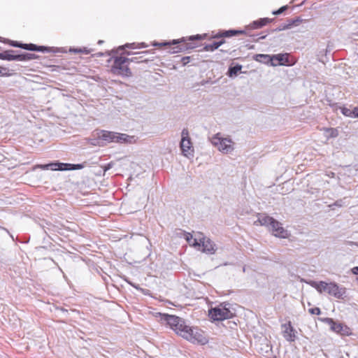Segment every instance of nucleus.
Here are the masks:
<instances>
[{"mask_svg": "<svg viewBox=\"0 0 358 358\" xmlns=\"http://www.w3.org/2000/svg\"><path fill=\"white\" fill-rule=\"evenodd\" d=\"M224 41H220L219 42H213L210 44L206 45L204 50L206 51H214L217 50L221 45L224 43Z\"/></svg>", "mask_w": 358, "mask_h": 358, "instance_id": "nucleus-21", "label": "nucleus"}, {"mask_svg": "<svg viewBox=\"0 0 358 358\" xmlns=\"http://www.w3.org/2000/svg\"><path fill=\"white\" fill-rule=\"evenodd\" d=\"M200 234H201L199 233L194 238L190 234H187L186 236V240L188 242V243L190 245H192L194 248H196L199 250H200V248H201V243L199 242Z\"/></svg>", "mask_w": 358, "mask_h": 358, "instance_id": "nucleus-13", "label": "nucleus"}, {"mask_svg": "<svg viewBox=\"0 0 358 358\" xmlns=\"http://www.w3.org/2000/svg\"><path fill=\"white\" fill-rule=\"evenodd\" d=\"M10 44L13 47H17V48H23V45H24L23 43H20L17 41H11Z\"/></svg>", "mask_w": 358, "mask_h": 358, "instance_id": "nucleus-36", "label": "nucleus"}, {"mask_svg": "<svg viewBox=\"0 0 358 358\" xmlns=\"http://www.w3.org/2000/svg\"><path fill=\"white\" fill-rule=\"evenodd\" d=\"M324 132V136L327 138V139H329L330 138H336L338 135V131L335 128H322L321 129Z\"/></svg>", "mask_w": 358, "mask_h": 358, "instance_id": "nucleus-19", "label": "nucleus"}, {"mask_svg": "<svg viewBox=\"0 0 358 358\" xmlns=\"http://www.w3.org/2000/svg\"><path fill=\"white\" fill-rule=\"evenodd\" d=\"M254 59L257 62L264 64H269L273 62V56L264 54H258L254 56Z\"/></svg>", "mask_w": 358, "mask_h": 358, "instance_id": "nucleus-17", "label": "nucleus"}, {"mask_svg": "<svg viewBox=\"0 0 358 358\" xmlns=\"http://www.w3.org/2000/svg\"><path fill=\"white\" fill-rule=\"evenodd\" d=\"M201 248L202 252L208 254H214L216 251L215 244L211 241L208 238L203 236V234H200Z\"/></svg>", "mask_w": 358, "mask_h": 358, "instance_id": "nucleus-10", "label": "nucleus"}, {"mask_svg": "<svg viewBox=\"0 0 358 358\" xmlns=\"http://www.w3.org/2000/svg\"><path fill=\"white\" fill-rule=\"evenodd\" d=\"M103 43V41H102V40H99L98 41V44H99V45L102 44Z\"/></svg>", "mask_w": 358, "mask_h": 358, "instance_id": "nucleus-44", "label": "nucleus"}, {"mask_svg": "<svg viewBox=\"0 0 358 358\" xmlns=\"http://www.w3.org/2000/svg\"><path fill=\"white\" fill-rule=\"evenodd\" d=\"M333 206H338V207H341V205L338 204V203H334L333 204L331 205H329V207L330 208H332Z\"/></svg>", "mask_w": 358, "mask_h": 358, "instance_id": "nucleus-40", "label": "nucleus"}, {"mask_svg": "<svg viewBox=\"0 0 358 358\" xmlns=\"http://www.w3.org/2000/svg\"><path fill=\"white\" fill-rule=\"evenodd\" d=\"M330 322L331 323V329L336 331V332H340L343 329V327L341 324L334 322L331 319H329Z\"/></svg>", "mask_w": 358, "mask_h": 358, "instance_id": "nucleus-27", "label": "nucleus"}, {"mask_svg": "<svg viewBox=\"0 0 358 358\" xmlns=\"http://www.w3.org/2000/svg\"><path fill=\"white\" fill-rule=\"evenodd\" d=\"M275 60L277 63H271V66H277L278 64L284 65L288 60L287 55L278 54L273 55V61Z\"/></svg>", "mask_w": 358, "mask_h": 358, "instance_id": "nucleus-18", "label": "nucleus"}, {"mask_svg": "<svg viewBox=\"0 0 358 358\" xmlns=\"http://www.w3.org/2000/svg\"><path fill=\"white\" fill-rule=\"evenodd\" d=\"M5 74L2 73V71L1 69H0V76H4Z\"/></svg>", "mask_w": 358, "mask_h": 358, "instance_id": "nucleus-45", "label": "nucleus"}, {"mask_svg": "<svg viewBox=\"0 0 358 358\" xmlns=\"http://www.w3.org/2000/svg\"><path fill=\"white\" fill-rule=\"evenodd\" d=\"M40 168L42 169H51L53 171H64V170H76V169H81L83 168L82 164H65V163H50L48 164H41L37 165L34 167Z\"/></svg>", "mask_w": 358, "mask_h": 358, "instance_id": "nucleus-7", "label": "nucleus"}, {"mask_svg": "<svg viewBox=\"0 0 358 358\" xmlns=\"http://www.w3.org/2000/svg\"><path fill=\"white\" fill-rule=\"evenodd\" d=\"M155 317L162 324L169 327L178 335L193 343L204 345L208 343V339L201 330L187 325L185 320L180 317L161 313H156Z\"/></svg>", "mask_w": 358, "mask_h": 358, "instance_id": "nucleus-1", "label": "nucleus"}, {"mask_svg": "<svg viewBox=\"0 0 358 358\" xmlns=\"http://www.w3.org/2000/svg\"><path fill=\"white\" fill-rule=\"evenodd\" d=\"M201 36L200 35H196V36H190L189 38V41H192L194 39H201Z\"/></svg>", "mask_w": 358, "mask_h": 358, "instance_id": "nucleus-37", "label": "nucleus"}, {"mask_svg": "<svg viewBox=\"0 0 358 358\" xmlns=\"http://www.w3.org/2000/svg\"><path fill=\"white\" fill-rule=\"evenodd\" d=\"M243 31L228 30V31H225L221 34H218L215 35L214 37L215 38H219V37H222V36L231 37V36H235V35H237L239 34H243Z\"/></svg>", "mask_w": 358, "mask_h": 358, "instance_id": "nucleus-20", "label": "nucleus"}, {"mask_svg": "<svg viewBox=\"0 0 358 358\" xmlns=\"http://www.w3.org/2000/svg\"><path fill=\"white\" fill-rule=\"evenodd\" d=\"M23 49L31 50V51H36L37 45L35 44H32V43L24 44Z\"/></svg>", "mask_w": 358, "mask_h": 358, "instance_id": "nucleus-30", "label": "nucleus"}, {"mask_svg": "<svg viewBox=\"0 0 358 358\" xmlns=\"http://www.w3.org/2000/svg\"><path fill=\"white\" fill-rule=\"evenodd\" d=\"M352 271L354 274L358 275V266L354 267Z\"/></svg>", "mask_w": 358, "mask_h": 358, "instance_id": "nucleus-38", "label": "nucleus"}, {"mask_svg": "<svg viewBox=\"0 0 358 358\" xmlns=\"http://www.w3.org/2000/svg\"><path fill=\"white\" fill-rule=\"evenodd\" d=\"M36 51H38V52H51L52 51V48H48V47H45V46H38L37 45V49H36Z\"/></svg>", "mask_w": 358, "mask_h": 358, "instance_id": "nucleus-31", "label": "nucleus"}, {"mask_svg": "<svg viewBox=\"0 0 358 358\" xmlns=\"http://www.w3.org/2000/svg\"><path fill=\"white\" fill-rule=\"evenodd\" d=\"M212 144L222 153L228 154L234 149V143L229 138L223 137L220 134H216L211 138Z\"/></svg>", "mask_w": 358, "mask_h": 358, "instance_id": "nucleus-3", "label": "nucleus"}, {"mask_svg": "<svg viewBox=\"0 0 358 358\" xmlns=\"http://www.w3.org/2000/svg\"><path fill=\"white\" fill-rule=\"evenodd\" d=\"M133 59L126 57H117L114 60L113 66L111 71L114 74L129 77L131 75V72L128 67L127 63Z\"/></svg>", "mask_w": 358, "mask_h": 358, "instance_id": "nucleus-4", "label": "nucleus"}, {"mask_svg": "<svg viewBox=\"0 0 358 358\" xmlns=\"http://www.w3.org/2000/svg\"><path fill=\"white\" fill-rule=\"evenodd\" d=\"M185 38H182L180 39H178V40H173L171 42H166V43H153V45L154 46H157V45H176V44H178V43H180L181 42H184L185 41Z\"/></svg>", "mask_w": 358, "mask_h": 358, "instance_id": "nucleus-25", "label": "nucleus"}, {"mask_svg": "<svg viewBox=\"0 0 358 358\" xmlns=\"http://www.w3.org/2000/svg\"><path fill=\"white\" fill-rule=\"evenodd\" d=\"M355 112H356L355 116H356V117L358 118V107H355Z\"/></svg>", "mask_w": 358, "mask_h": 358, "instance_id": "nucleus-43", "label": "nucleus"}, {"mask_svg": "<svg viewBox=\"0 0 358 358\" xmlns=\"http://www.w3.org/2000/svg\"><path fill=\"white\" fill-rule=\"evenodd\" d=\"M69 52H75V53H84V54H89L90 53V50H87V48H70Z\"/></svg>", "mask_w": 358, "mask_h": 358, "instance_id": "nucleus-28", "label": "nucleus"}, {"mask_svg": "<svg viewBox=\"0 0 358 358\" xmlns=\"http://www.w3.org/2000/svg\"><path fill=\"white\" fill-rule=\"evenodd\" d=\"M283 185H286V186H288L289 185V183L287 182L284 183Z\"/></svg>", "mask_w": 358, "mask_h": 358, "instance_id": "nucleus-46", "label": "nucleus"}, {"mask_svg": "<svg viewBox=\"0 0 358 358\" xmlns=\"http://www.w3.org/2000/svg\"><path fill=\"white\" fill-rule=\"evenodd\" d=\"M138 193L139 194V196L138 197V199H140V200H144V199L149 200L150 199L149 196L146 195V192H145V189L140 188L138 190Z\"/></svg>", "mask_w": 358, "mask_h": 358, "instance_id": "nucleus-29", "label": "nucleus"}, {"mask_svg": "<svg viewBox=\"0 0 358 358\" xmlns=\"http://www.w3.org/2000/svg\"><path fill=\"white\" fill-rule=\"evenodd\" d=\"M241 65H236L229 69L228 75L229 77L236 76L238 73L241 70Z\"/></svg>", "mask_w": 358, "mask_h": 358, "instance_id": "nucleus-23", "label": "nucleus"}, {"mask_svg": "<svg viewBox=\"0 0 358 358\" xmlns=\"http://www.w3.org/2000/svg\"><path fill=\"white\" fill-rule=\"evenodd\" d=\"M177 48H178V50H173L172 52H173V53H174V52H180V50H182V48H179V47H178Z\"/></svg>", "mask_w": 358, "mask_h": 358, "instance_id": "nucleus-42", "label": "nucleus"}, {"mask_svg": "<svg viewBox=\"0 0 358 358\" xmlns=\"http://www.w3.org/2000/svg\"><path fill=\"white\" fill-rule=\"evenodd\" d=\"M327 176L331 178H334L335 174L333 172H329V173L327 174Z\"/></svg>", "mask_w": 358, "mask_h": 358, "instance_id": "nucleus-41", "label": "nucleus"}, {"mask_svg": "<svg viewBox=\"0 0 358 358\" xmlns=\"http://www.w3.org/2000/svg\"><path fill=\"white\" fill-rule=\"evenodd\" d=\"M137 141V138L134 136H129L126 134L116 133L115 143H134Z\"/></svg>", "mask_w": 358, "mask_h": 358, "instance_id": "nucleus-11", "label": "nucleus"}, {"mask_svg": "<svg viewBox=\"0 0 358 358\" xmlns=\"http://www.w3.org/2000/svg\"><path fill=\"white\" fill-rule=\"evenodd\" d=\"M124 47L129 48L131 49H141V48H147L148 45H146L145 43H127L124 46H120V48L123 49Z\"/></svg>", "mask_w": 358, "mask_h": 358, "instance_id": "nucleus-22", "label": "nucleus"}, {"mask_svg": "<svg viewBox=\"0 0 358 358\" xmlns=\"http://www.w3.org/2000/svg\"><path fill=\"white\" fill-rule=\"evenodd\" d=\"M271 21V20L267 17L261 18L258 20L254 21L249 25V27L253 29H259L263 26L266 25V24L269 23Z\"/></svg>", "mask_w": 358, "mask_h": 358, "instance_id": "nucleus-16", "label": "nucleus"}, {"mask_svg": "<svg viewBox=\"0 0 358 358\" xmlns=\"http://www.w3.org/2000/svg\"><path fill=\"white\" fill-rule=\"evenodd\" d=\"M287 7L286 6H282L278 10L273 11L272 13L273 15H280L282 13V12L285 11L287 9Z\"/></svg>", "mask_w": 358, "mask_h": 358, "instance_id": "nucleus-33", "label": "nucleus"}, {"mask_svg": "<svg viewBox=\"0 0 358 358\" xmlns=\"http://www.w3.org/2000/svg\"><path fill=\"white\" fill-rule=\"evenodd\" d=\"M111 167H112V165H111L110 164H108L104 167V171H106L109 170Z\"/></svg>", "mask_w": 358, "mask_h": 358, "instance_id": "nucleus-39", "label": "nucleus"}, {"mask_svg": "<svg viewBox=\"0 0 358 358\" xmlns=\"http://www.w3.org/2000/svg\"><path fill=\"white\" fill-rule=\"evenodd\" d=\"M308 312L312 314V315H320L321 313V310L319 308L316 307V308H310L308 310Z\"/></svg>", "mask_w": 358, "mask_h": 358, "instance_id": "nucleus-32", "label": "nucleus"}, {"mask_svg": "<svg viewBox=\"0 0 358 358\" xmlns=\"http://www.w3.org/2000/svg\"><path fill=\"white\" fill-rule=\"evenodd\" d=\"M17 57H20V59H17V61H27L35 59L36 57L34 54L25 53L17 55Z\"/></svg>", "mask_w": 358, "mask_h": 358, "instance_id": "nucleus-24", "label": "nucleus"}, {"mask_svg": "<svg viewBox=\"0 0 358 358\" xmlns=\"http://www.w3.org/2000/svg\"><path fill=\"white\" fill-rule=\"evenodd\" d=\"M257 220L255 221L254 224L267 227L273 236L280 238H288L290 236V233L273 217L266 213H257Z\"/></svg>", "mask_w": 358, "mask_h": 358, "instance_id": "nucleus-2", "label": "nucleus"}, {"mask_svg": "<svg viewBox=\"0 0 358 358\" xmlns=\"http://www.w3.org/2000/svg\"><path fill=\"white\" fill-rule=\"evenodd\" d=\"M357 245H358V244H357Z\"/></svg>", "mask_w": 358, "mask_h": 358, "instance_id": "nucleus-47", "label": "nucleus"}, {"mask_svg": "<svg viewBox=\"0 0 358 358\" xmlns=\"http://www.w3.org/2000/svg\"><path fill=\"white\" fill-rule=\"evenodd\" d=\"M116 132L101 131L98 134L99 140L103 141L104 143L115 142Z\"/></svg>", "mask_w": 358, "mask_h": 358, "instance_id": "nucleus-12", "label": "nucleus"}, {"mask_svg": "<svg viewBox=\"0 0 358 358\" xmlns=\"http://www.w3.org/2000/svg\"><path fill=\"white\" fill-rule=\"evenodd\" d=\"M14 50H7L0 53V59L7 61H17V59H20V57H17V55H15Z\"/></svg>", "mask_w": 358, "mask_h": 358, "instance_id": "nucleus-15", "label": "nucleus"}, {"mask_svg": "<svg viewBox=\"0 0 358 358\" xmlns=\"http://www.w3.org/2000/svg\"><path fill=\"white\" fill-rule=\"evenodd\" d=\"M181 136L182 138L180 145L182 154L188 159L192 158L194 157V150L190 138L189 137V131L187 129H182Z\"/></svg>", "mask_w": 358, "mask_h": 358, "instance_id": "nucleus-5", "label": "nucleus"}, {"mask_svg": "<svg viewBox=\"0 0 358 358\" xmlns=\"http://www.w3.org/2000/svg\"><path fill=\"white\" fill-rule=\"evenodd\" d=\"M327 293L336 299H341L345 295L346 289L344 287H340L336 282H329Z\"/></svg>", "mask_w": 358, "mask_h": 358, "instance_id": "nucleus-9", "label": "nucleus"}, {"mask_svg": "<svg viewBox=\"0 0 358 358\" xmlns=\"http://www.w3.org/2000/svg\"><path fill=\"white\" fill-rule=\"evenodd\" d=\"M209 316L213 320L222 321L232 317L233 313L229 308L220 305L218 307L211 308L209 310Z\"/></svg>", "mask_w": 358, "mask_h": 358, "instance_id": "nucleus-6", "label": "nucleus"}, {"mask_svg": "<svg viewBox=\"0 0 358 358\" xmlns=\"http://www.w3.org/2000/svg\"><path fill=\"white\" fill-rule=\"evenodd\" d=\"M292 27V24L289 22V23L282 25L280 27L278 28L279 31L285 30L288 29H291Z\"/></svg>", "mask_w": 358, "mask_h": 358, "instance_id": "nucleus-34", "label": "nucleus"}, {"mask_svg": "<svg viewBox=\"0 0 358 358\" xmlns=\"http://www.w3.org/2000/svg\"><path fill=\"white\" fill-rule=\"evenodd\" d=\"M309 284L314 288L317 289V291L320 293L327 292V287L329 286V283L324 281H310Z\"/></svg>", "mask_w": 358, "mask_h": 358, "instance_id": "nucleus-14", "label": "nucleus"}, {"mask_svg": "<svg viewBox=\"0 0 358 358\" xmlns=\"http://www.w3.org/2000/svg\"><path fill=\"white\" fill-rule=\"evenodd\" d=\"M289 22H290L291 24H292V27H294V26L299 25V23L302 22V20H301L299 18H297L296 20H291Z\"/></svg>", "mask_w": 358, "mask_h": 358, "instance_id": "nucleus-35", "label": "nucleus"}, {"mask_svg": "<svg viewBox=\"0 0 358 358\" xmlns=\"http://www.w3.org/2000/svg\"><path fill=\"white\" fill-rule=\"evenodd\" d=\"M342 113L345 116H347V117H352V118H355L356 117V116H355V114H356L355 108L353 110H351V109H349V108H342Z\"/></svg>", "mask_w": 358, "mask_h": 358, "instance_id": "nucleus-26", "label": "nucleus"}, {"mask_svg": "<svg viewBox=\"0 0 358 358\" xmlns=\"http://www.w3.org/2000/svg\"><path fill=\"white\" fill-rule=\"evenodd\" d=\"M282 334L284 338L288 342H294L296 338V331L290 321L281 325Z\"/></svg>", "mask_w": 358, "mask_h": 358, "instance_id": "nucleus-8", "label": "nucleus"}]
</instances>
